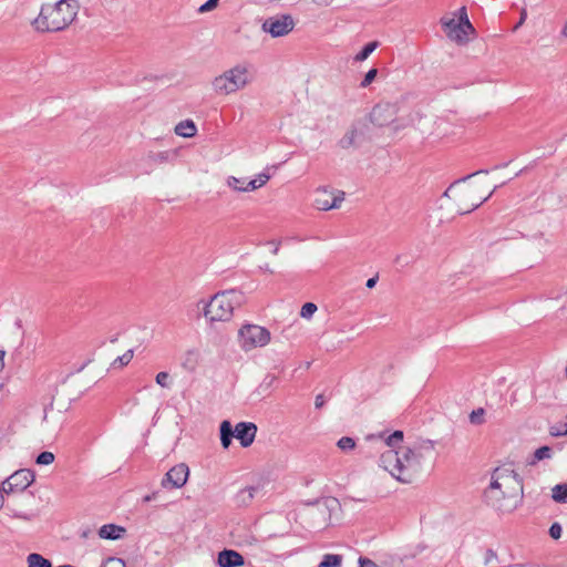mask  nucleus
<instances>
[{"instance_id": "46", "label": "nucleus", "mask_w": 567, "mask_h": 567, "mask_svg": "<svg viewBox=\"0 0 567 567\" xmlns=\"http://www.w3.org/2000/svg\"><path fill=\"white\" fill-rule=\"evenodd\" d=\"M563 33H564V35H565V37H567V23L565 24V28H564V30H563Z\"/></svg>"}, {"instance_id": "13", "label": "nucleus", "mask_w": 567, "mask_h": 567, "mask_svg": "<svg viewBox=\"0 0 567 567\" xmlns=\"http://www.w3.org/2000/svg\"><path fill=\"white\" fill-rule=\"evenodd\" d=\"M233 431L234 436L240 442V445L243 447H248L255 441L257 426L251 422H239Z\"/></svg>"}, {"instance_id": "31", "label": "nucleus", "mask_w": 567, "mask_h": 567, "mask_svg": "<svg viewBox=\"0 0 567 567\" xmlns=\"http://www.w3.org/2000/svg\"><path fill=\"white\" fill-rule=\"evenodd\" d=\"M317 306L313 302H306L301 307L300 316L305 319H310L317 311Z\"/></svg>"}, {"instance_id": "4", "label": "nucleus", "mask_w": 567, "mask_h": 567, "mask_svg": "<svg viewBox=\"0 0 567 567\" xmlns=\"http://www.w3.org/2000/svg\"><path fill=\"white\" fill-rule=\"evenodd\" d=\"M78 11L76 0H59L55 3H45L34 19L33 27L41 32L62 31L75 20Z\"/></svg>"}, {"instance_id": "40", "label": "nucleus", "mask_w": 567, "mask_h": 567, "mask_svg": "<svg viewBox=\"0 0 567 567\" xmlns=\"http://www.w3.org/2000/svg\"><path fill=\"white\" fill-rule=\"evenodd\" d=\"M168 158H169L168 152H159V153H156L153 155V159L155 162H159V163L167 162Z\"/></svg>"}, {"instance_id": "22", "label": "nucleus", "mask_w": 567, "mask_h": 567, "mask_svg": "<svg viewBox=\"0 0 567 567\" xmlns=\"http://www.w3.org/2000/svg\"><path fill=\"white\" fill-rule=\"evenodd\" d=\"M343 557L338 554H326L317 567H341Z\"/></svg>"}, {"instance_id": "42", "label": "nucleus", "mask_w": 567, "mask_h": 567, "mask_svg": "<svg viewBox=\"0 0 567 567\" xmlns=\"http://www.w3.org/2000/svg\"><path fill=\"white\" fill-rule=\"evenodd\" d=\"M324 404V399L322 394L316 396L315 405L317 409H320Z\"/></svg>"}, {"instance_id": "35", "label": "nucleus", "mask_w": 567, "mask_h": 567, "mask_svg": "<svg viewBox=\"0 0 567 567\" xmlns=\"http://www.w3.org/2000/svg\"><path fill=\"white\" fill-rule=\"evenodd\" d=\"M550 457H551V449L548 446H542V447L537 449L534 453V458L537 461H542V460L550 458Z\"/></svg>"}, {"instance_id": "44", "label": "nucleus", "mask_w": 567, "mask_h": 567, "mask_svg": "<svg viewBox=\"0 0 567 567\" xmlns=\"http://www.w3.org/2000/svg\"><path fill=\"white\" fill-rule=\"evenodd\" d=\"M4 357H6V351L4 350H0V372L4 368Z\"/></svg>"}, {"instance_id": "28", "label": "nucleus", "mask_w": 567, "mask_h": 567, "mask_svg": "<svg viewBox=\"0 0 567 567\" xmlns=\"http://www.w3.org/2000/svg\"><path fill=\"white\" fill-rule=\"evenodd\" d=\"M277 378L272 374L265 377L262 382L259 384L258 390L260 393H267L275 384Z\"/></svg>"}, {"instance_id": "36", "label": "nucleus", "mask_w": 567, "mask_h": 567, "mask_svg": "<svg viewBox=\"0 0 567 567\" xmlns=\"http://www.w3.org/2000/svg\"><path fill=\"white\" fill-rule=\"evenodd\" d=\"M377 74H378V70L377 69L369 70L365 73L363 80L361 81L360 86L361 87H368L374 81Z\"/></svg>"}, {"instance_id": "14", "label": "nucleus", "mask_w": 567, "mask_h": 567, "mask_svg": "<svg viewBox=\"0 0 567 567\" xmlns=\"http://www.w3.org/2000/svg\"><path fill=\"white\" fill-rule=\"evenodd\" d=\"M364 140V125L353 124L339 141L342 148L360 145Z\"/></svg>"}, {"instance_id": "23", "label": "nucleus", "mask_w": 567, "mask_h": 567, "mask_svg": "<svg viewBox=\"0 0 567 567\" xmlns=\"http://www.w3.org/2000/svg\"><path fill=\"white\" fill-rule=\"evenodd\" d=\"M394 112V106L390 104L384 105H377L372 111V117L375 122H378L380 125H383L385 121L382 120V116L384 113H389L392 115Z\"/></svg>"}, {"instance_id": "24", "label": "nucleus", "mask_w": 567, "mask_h": 567, "mask_svg": "<svg viewBox=\"0 0 567 567\" xmlns=\"http://www.w3.org/2000/svg\"><path fill=\"white\" fill-rule=\"evenodd\" d=\"M551 497L556 503H567V484H557L551 488Z\"/></svg>"}, {"instance_id": "30", "label": "nucleus", "mask_w": 567, "mask_h": 567, "mask_svg": "<svg viewBox=\"0 0 567 567\" xmlns=\"http://www.w3.org/2000/svg\"><path fill=\"white\" fill-rule=\"evenodd\" d=\"M497 561H498V556H497L496 551H494L491 548H488L484 551V554H483V565L484 566H489V565L496 564Z\"/></svg>"}, {"instance_id": "17", "label": "nucleus", "mask_w": 567, "mask_h": 567, "mask_svg": "<svg viewBox=\"0 0 567 567\" xmlns=\"http://www.w3.org/2000/svg\"><path fill=\"white\" fill-rule=\"evenodd\" d=\"M174 131H175V133L178 136H182V137H193L197 133V127H196L194 121L185 120V121L179 122L175 126Z\"/></svg>"}, {"instance_id": "10", "label": "nucleus", "mask_w": 567, "mask_h": 567, "mask_svg": "<svg viewBox=\"0 0 567 567\" xmlns=\"http://www.w3.org/2000/svg\"><path fill=\"white\" fill-rule=\"evenodd\" d=\"M34 482V473L31 470L22 468L16 471L1 484V491L6 494L23 492Z\"/></svg>"}, {"instance_id": "25", "label": "nucleus", "mask_w": 567, "mask_h": 567, "mask_svg": "<svg viewBox=\"0 0 567 567\" xmlns=\"http://www.w3.org/2000/svg\"><path fill=\"white\" fill-rule=\"evenodd\" d=\"M378 48V42L373 41L364 45V48L355 54L354 61L361 62L369 58V55Z\"/></svg>"}, {"instance_id": "12", "label": "nucleus", "mask_w": 567, "mask_h": 567, "mask_svg": "<svg viewBox=\"0 0 567 567\" xmlns=\"http://www.w3.org/2000/svg\"><path fill=\"white\" fill-rule=\"evenodd\" d=\"M189 476V468L185 463H179L173 466L162 480V487L164 488H181L183 487Z\"/></svg>"}, {"instance_id": "18", "label": "nucleus", "mask_w": 567, "mask_h": 567, "mask_svg": "<svg viewBox=\"0 0 567 567\" xmlns=\"http://www.w3.org/2000/svg\"><path fill=\"white\" fill-rule=\"evenodd\" d=\"M267 171L268 169H265L264 172L259 173L254 179L248 181L246 184V189H250V192H254L265 186L271 178V175Z\"/></svg>"}, {"instance_id": "9", "label": "nucleus", "mask_w": 567, "mask_h": 567, "mask_svg": "<svg viewBox=\"0 0 567 567\" xmlns=\"http://www.w3.org/2000/svg\"><path fill=\"white\" fill-rule=\"evenodd\" d=\"M295 28V21L289 14H279L266 19L261 25L264 32L272 38L285 37Z\"/></svg>"}, {"instance_id": "47", "label": "nucleus", "mask_w": 567, "mask_h": 567, "mask_svg": "<svg viewBox=\"0 0 567 567\" xmlns=\"http://www.w3.org/2000/svg\"><path fill=\"white\" fill-rule=\"evenodd\" d=\"M247 492H248V496H249V497H252V492H251V489H248Z\"/></svg>"}, {"instance_id": "1", "label": "nucleus", "mask_w": 567, "mask_h": 567, "mask_svg": "<svg viewBox=\"0 0 567 567\" xmlns=\"http://www.w3.org/2000/svg\"><path fill=\"white\" fill-rule=\"evenodd\" d=\"M403 441V432L395 431L385 440L390 447L380 457V465L395 480L411 483L421 472L426 461L435 457V443L431 440H417L410 445L394 450Z\"/></svg>"}, {"instance_id": "29", "label": "nucleus", "mask_w": 567, "mask_h": 567, "mask_svg": "<svg viewBox=\"0 0 567 567\" xmlns=\"http://www.w3.org/2000/svg\"><path fill=\"white\" fill-rule=\"evenodd\" d=\"M54 460L55 457L52 452L44 451L38 455L35 462L38 465H50Z\"/></svg>"}, {"instance_id": "26", "label": "nucleus", "mask_w": 567, "mask_h": 567, "mask_svg": "<svg viewBox=\"0 0 567 567\" xmlns=\"http://www.w3.org/2000/svg\"><path fill=\"white\" fill-rule=\"evenodd\" d=\"M155 381L161 388L166 389L171 388L173 383L169 373L165 371L158 372L155 377Z\"/></svg>"}, {"instance_id": "37", "label": "nucleus", "mask_w": 567, "mask_h": 567, "mask_svg": "<svg viewBox=\"0 0 567 567\" xmlns=\"http://www.w3.org/2000/svg\"><path fill=\"white\" fill-rule=\"evenodd\" d=\"M219 0H208L198 8V13H207L215 10Z\"/></svg>"}, {"instance_id": "15", "label": "nucleus", "mask_w": 567, "mask_h": 567, "mask_svg": "<svg viewBox=\"0 0 567 567\" xmlns=\"http://www.w3.org/2000/svg\"><path fill=\"white\" fill-rule=\"evenodd\" d=\"M219 567H240L245 564L243 555L233 549H224L218 554Z\"/></svg>"}, {"instance_id": "19", "label": "nucleus", "mask_w": 567, "mask_h": 567, "mask_svg": "<svg viewBox=\"0 0 567 567\" xmlns=\"http://www.w3.org/2000/svg\"><path fill=\"white\" fill-rule=\"evenodd\" d=\"M234 436L233 426L229 421H223L220 424V442L224 449H228Z\"/></svg>"}, {"instance_id": "21", "label": "nucleus", "mask_w": 567, "mask_h": 567, "mask_svg": "<svg viewBox=\"0 0 567 567\" xmlns=\"http://www.w3.org/2000/svg\"><path fill=\"white\" fill-rule=\"evenodd\" d=\"M27 564L28 567H52L49 559L37 553H32L27 556Z\"/></svg>"}, {"instance_id": "43", "label": "nucleus", "mask_w": 567, "mask_h": 567, "mask_svg": "<svg viewBox=\"0 0 567 567\" xmlns=\"http://www.w3.org/2000/svg\"><path fill=\"white\" fill-rule=\"evenodd\" d=\"M377 282H378V276H374V277H372V278H370V279H368V280H367L365 286H367L369 289H372V288H374V286L377 285Z\"/></svg>"}, {"instance_id": "38", "label": "nucleus", "mask_w": 567, "mask_h": 567, "mask_svg": "<svg viewBox=\"0 0 567 567\" xmlns=\"http://www.w3.org/2000/svg\"><path fill=\"white\" fill-rule=\"evenodd\" d=\"M102 567H126V565L121 558L110 557L103 563Z\"/></svg>"}, {"instance_id": "33", "label": "nucleus", "mask_w": 567, "mask_h": 567, "mask_svg": "<svg viewBox=\"0 0 567 567\" xmlns=\"http://www.w3.org/2000/svg\"><path fill=\"white\" fill-rule=\"evenodd\" d=\"M132 358H133V351H132V350H128V351H126L124 354H122V355L117 357V358L113 361L112 365H113V367H116L117 364H118V367L126 365V364H128V363L131 362Z\"/></svg>"}, {"instance_id": "7", "label": "nucleus", "mask_w": 567, "mask_h": 567, "mask_svg": "<svg viewBox=\"0 0 567 567\" xmlns=\"http://www.w3.org/2000/svg\"><path fill=\"white\" fill-rule=\"evenodd\" d=\"M441 24L446 37L458 45L466 44L470 35L475 33L465 7L458 10V18H455V14L444 16L441 19Z\"/></svg>"}, {"instance_id": "8", "label": "nucleus", "mask_w": 567, "mask_h": 567, "mask_svg": "<svg viewBox=\"0 0 567 567\" xmlns=\"http://www.w3.org/2000/svg\"><path fill=\"white\" fill-rule=\"evenodd\" d=\"M237 338L240 349L249 352L268 346L271 333L267 328L259 324L246 323L239 328Z\"/></svg>"}, {"instance_id": "27", "label": "nucleus", "mask_w": 567, "mask_h": 567, "mask_svg": "<svg viewBox=\"0 0 567 567\" xmlns=\"http://www.w3.org/2000/svg\"><path fill=\"white\" fill-rule=\"evenodd\" d=\"M337 446L341 451L349 452L355 447V441L350 436H343L337 442Z\"/></svg>"}, {"instance_id": "5", "label": "nucleus", "mask_w": 567, "mask_h": 567, "mask_svg": "<svg viewBox=\"0 0 567 567\" xmlns=\"http://www.w3.org/2000/svg\"><path fill=\"white\" fill-rule=\"evenodd\" d=\"M244 302V295L235 289L215 293L204 308V316L209 322H228L234 310Z\"/></svg>"}, {"instance_id": "16", "label": "nucleus", "mask_w": 567, "mask_h": 567, "mask_svg": "<svg viewBox=\"0 0 567 567\" xmlns=\"http://www.w3.org/2000/svg\"><path fill=\"white\" fill-rule=\"evenodd\" d=\"M125 528L114 524H106L100 527L99 536L103 539L116 540L124 536Z\"/></svg>"}, {"instance_id": "39", "label": "nucleus", "mask_w": 567, "mask_h": 567, "mask_svg": "<svg viewBox=\"0 0 567 567\" xmlns=\"http://www.w3.org/2000/svg\"><path fill=\"white\" fill-rule=\"evenodd\" d=\"M561 526L558 523H554L549 528V535L554 539H558L561 536Z\"/></svg>"}, {"instance_id": "45", "label": "nucleus", "mask_w": 567, "mask_h": 567, "mask_svg": "<svg viewBox=\"0 0 567 567\" xmlns=\"http://www.w3.org/2000/svg\"><path fill=\"white\" fill-rule=\"evenodd\" d=\"M313 2L319 6H328L332 2V0H313Z\"/></svg>"}, {"instance_id": "6", "label": "nucleus", "mask_w": 567, "mask_h": 567, "mask_svg": "<svg viewBox=\"0 0 567 567\" xmlns=\"http://www.w3.org/2000/svg\"><path fill=\"white\" fill-rule=\"evenodd\" d=\"M251 82V74L248 66L236 64L215 76L212 81V89L217 96H227L244 90Z\"/></svg>"}, {"instance_id": "3", "label": "nucleus", "mask_w": 567, "mask_h": 567, "mask_svg": "<svg viewBox=\"0 0 567 567\" xmlns=\"http://www.w3.org/2000/svg\"><path fill=\"white\" fill-rule=\"evenodd\" d=\"M520 493L522 484L517 474L509 468H496L485 497L497 509L509 512L515 507Z\"/></svg>"}, {"instance_id": "2", "label": "nucleus", "mask_w": 567, "mask_h": 567, "mask_svg": "<svg viewBox=\"0 0 567 567\" xmlns=\"http://www.w3.org/2000/svg\"><path fill=\"white\" fill-rule=\"evenodd\" d=\"M497 186L489 188L484 181H471V176L452 184L444 196L450 198L460 214H468L480 207L495 192Z\"/></svg>"}, {"instance_id": "41", "label": "nucleus", "mask_w": 567, "mask_h": 567, "mask_svg": "<svg viewBox=\"0 0 567 567\" xmlns=\"http://www.w3.org/2000/svg\"><path fill=\"white\" fill-rule=\"evenodd\" d=\"M360 567H379L375 563H373L371 559L360 557L359 559Z\"/></svg>"}, {"instance_id": "11", "label": "nucleus", "mask_w": 567, "mask_h": 567, "mask_svg": "<svg viewBox=\"0 0 567 567\" xmlns=\"http://www.w3.org/2000/svg\"><path fill=\"white\" fill-rule=\"evenodd\" d=\"M344 200V193L341 190L320 187L315 193V206L319 210H330L339 208Z\"/></svg>"}, {"instance_id": "34", "label": "nucleus", "mask_w": 567, "mask_h": 567, "mask_svg": "<svg viewBox=\"0 0 567 567\" xmlns=\"http://www.w3.org/2000/svg\"><path fill=\"white\" fill-rule=\"evenodd\" d=\"M484 414L485 411L482 408L472 411V413L470 414L471 423L476 425L484 423Z\"/></svg>"}, {"instance_id": "20", "label": "nucleus", "mask_w": 567, "mask_h": 567, "mask_svg": "<svg viewBox=\"0 0 567 567\" xmlns=\"http://www.w3.org/2000/svg\"><path fill=\"white\" fill-rule=\"evenodd\" d=\"M246 184L247 182L245 178H239L236 176H229L226 179V185L234 192L249 193L250 189H246Z\"/></svg>"}, {"instance_id": "32", "label": "nucleus", "mask_w": 567, "mask_h": 567, "mask_svg": "<svg viewBox=\"0 0 567 567\" xmlns=\"http://www.w3.org/2000/svg\"><path fill=\"white\" fill-rule=\"evenodd\" d=\"M549 433L553 436L567 435V415H566V420L564 422H561L560 424H557V425H553L549 430Z\"/></svg>"}, {"instance_id": "48", "label": "nucleus", "mask_w": 567, "mask_h": 567, "mask_svg": "<svg viewBox=\"0 0 567 567\" xmlns=\"http://www.w3.org/2000/svg\"><path fill=\"white\" fill-rule=\"evenodd\" d=\"M58 567H74L72 565H62V566H58Z\"/></svg>"}]
</instances>
